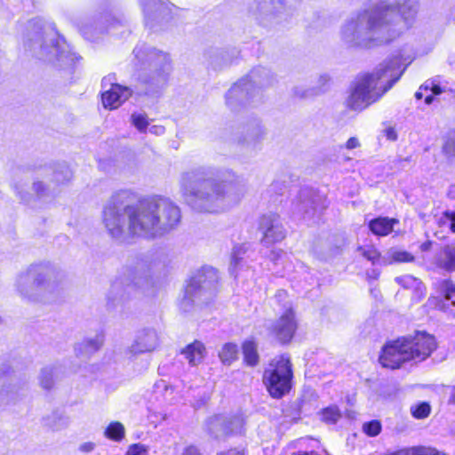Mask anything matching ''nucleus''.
Returning a JSON list of instances; mask_svg holds the SVG:
<instances>
[{
  "instance_id": "obj_1",
  "label": "nucleus",
  "mask_w": 455,
  "mask_h": 455,
  "mask_svg": "<svg viewBox=\"0 0 455 455\" xmlns=\"http://www.w3.org/2000/svg\"><path fill=\"white\" fill-rule=\"evenodd\" d=\"M131 190L116 192L102 212V223L115 239L130 236L155 238L175 228L181 220L180 208L170 199L151 196L139 200Z\"/></svg>"
},
{
  "instance_id": "obj_2",
  "label": "nucleus",
  "mask_w": 455,
  "mask_h": 455,
  "mask_svg": "<svg viewBox=\"0 0 455 455\" xmlns=\"http://www.w3.org/2000/svg\"><path fill=\"white\" fill-rule=\"evenodd\" d=\"M419 9V0H381L347 19L340 28V38L351 48L387 44L413 25Z\"/></svg>"
},
{
  "instance_id": "obj_3",
  "label": "nucleus",
  "mask_w": 455,
  "mask_h": 455,
  "mask_svg": "<svg viewBox=\"0 0 455 455\" xmlns=\"http://www.w3.org/2000/svg\"><path fill=\"white\" fill-rule=\"evenodd\" d=\"M180 183L183 195L201 212H223L237 204L245 194L243 185L224 180L212 166H197L184 172Z\"/></svg>"
},
{
  "instance_id": "obj_4",
  "label": "nucleus",
  "mask_w": 455,
  "mask_h": 455,
  "mask_svg": "<svg viewBox=\"0 0 455 455\" xmlns=\"http://www.w3.org/2000/svg\"><path fill=\"white\" fill-rule=\"evenodd\" d=\"M399 68V60L393 58L381 63L373 73L357 76L351 94L347 100V107L361 111L377 101L399 80L403 73Z\"/></svg>"
},
{
  "instance_id": "obj_5",
  "label": "nucleus",
  "mask_w": 455,
  "mask_h": 455,
  "mask_svg": "<svg viewBox=\"0 0 455 455\" xmlns=\"http://www.w3.org/2000/svg\"><path fill=\"white\" fill-rule=\"evenodd\" d=\"M17 286L20 292L30 299L54 302L63 296L65 275L56 267H38L20 275Z\"/></svg>"
},
{
  "instance_id": "obj_6",
  "label": "nucleus",
  "mask_w": 455,
  "mask_h": 455,
  "mask_svg": "<svg viewBox=\"0 0 455 455\" xmlns=\"http://www.w3.org/2000/svg\"><path fill=\"white\" fill-rule=\"evenodd\" d=\"M263 379L271 396L280 398L288 393L292 379L290 358L284 355L275 358L266 369Z\"/></svg>"
},
{
  "instance_id": "obj_7",
  "label": "nucleus",
  "mask_w": 455,
  "mask_h": 455,
  "mask_svg": "<svg viewBox=\"0 0 455 455\" xmlns=\"http://www.w3.org/2000/svg\"><path fill=\"white\" fill-rule=\"evenodd\" d=\"M219 275L213 267H204L193 276L187 285L183 303L189 301L198 304L206 303L215 294Z\"/></svg>"
},
{
  "instance_id": "obj_8",
  "label": "nucleus",
  "mask_w": 455,
  "mask_h": 455,
  "mask_svg": "<svg viewBox=\"0 0 455 455\" xmlns=\"http://www.w3.org/2000/svg\"><path fill=\"white\" fill-rule=\"evenodd\" d=\"M273 76L266 68L251 71L246 79L234 84L226 95L227 103L234 106L236 101L244 102L251 98L256 87L267 86L272 84Z\"/></svg>"
},
{
  "instance_id": "obj_9",
  "label": "nucleus",
  "mask_w": 455,
  "mask_h": 455,
  "mask_svg": "<svg viewBox=\"0 0 455 455\" xmlns=\"http://www.w3.org/2000/svg\"><path fill=\"white\" fill-rule=\"evenodd\" d=\"M145 63L147 65L141 80L152 87H160L167 80L170 72V60L166 53L151 50L147 53Z\"/></svg>"
},
{
  "instance_id": "obj_10",
  "label": "nucleus",
  "mask_w": 455,
  "mask_h": 455,
  "mask_svg": "<svg viewBox=\"0 0 455 455\" xmlns=\"http://www.w3.org/2000/svg\"><path fill=\"white\" fill-rule=\"evenodd\" d=\"M402 339L411 360L424 361L436 348L435 337L425 331H418L414 336Z\"/></svg>"
},
{
  "instance_id": "obj_11",
  "label": "nucleus",
  "mask_w": 455,
  "mask_h": 455,
  "mask_svg": "<svg viewBox=\"0 0 455 455\" xmlns=\"http://www.w3.org/2000/svg\"><path fill=\"white\" fill-rule=\"evenodd\" d=\"M287 0H272L270 4L256 3L251 8V13L261 22H281L286 20L287 13Z\"/></svg>"
},
{
  "instance_id": "obj_12",
  "label": "nucleus",
  "mask_w": 455,
  "mask_h": 455,
  "mask_svg": "<svg viewBox=\"0 0 455 455\" xmlns=\"http://www.w3.org/2000/svg\"><path fill=\"white\" fill-rule=\"evenodd\" d=\"M379 360L383 367L390 369H397L404 362L410 361L409 353L403 339H398L386 345Z\"/></svg>"
},
{
  "instance_id": "obj_13",
  "label": "nucleus",
  "mask_w": 455,
  "mask_h": 455,
  "mask_svg": "<svg viewBox=\"0 0 455 455\" xmlns=\"http://www.w3.org/2000/svg\"><path fill=\"white\" fill-rule=\"evenodd\" d=\"M259 229L263 234V241L266 243L280 242L285 237V230L278 215L275 213L262 216L259 222Z\"/></svg>"
},
{
  "instance_id": "obj_14",
  "label": "nucleus",
  "mask_w": 455,
  "mask_h": 455,
  "mask_svg": "<svg viewBox=\"0 0 455 455\" xmlns=\"http://www.w3.org/2000/svg\"><path fill=\"white\" fill-rule=\"evenodd\" d=\"M158 346V335L155 330L143 329L138 331L134 341L129 347V353L136 355L152 352Z\"/></svg>"
},
{
  "instance_id": "obj_15",
  "label": "nucleus",
  "mask_w": 455,
  "mask_h": 455,
  "mask_svg": "<svg viewBox=\"0 0 455 455\" xmlns=\"http://www.w3.org/2000/svg\"><path fill=\"white\" fill-rule=\"evenodd\" d=\"M295 329L294 313L291 307L288 306L284 313L274 323L272 331L280 341L287 342L292 338Z\"/></svg>"
},
{
  "instance_id": "obj_16",
  "label": "nucleus",
  "mask_w": 455,
  "mask_h": 455,
  "mask_svg": "<svg viewBox=\"0 0 455 455\" xmlns=\"http://www.w3.org/2000/svg\"><path fill=\"white\" fill-rule=\"evenodd\" d=\"M32 37H28L25 42V46L35 52L39 58H45L52 60V56H56L58 60L62 58V54H59V47L54 44H46L42 42L43 34L39 31H34Z\"/></svg>"
},
{
  "instance_id": "obj_17",
  "label": "nucleus",
  "mask_w": 455,
  "mask_h": 455,
  "mask_svg": "<svg viewBox=\"0 0 455 455\" xmlns=\"http://www.w3.org/2000/svg\"><path fill=\"white\" fill-rule=\"evenodd\" d=\"M132 95V91L125 86L115 84L110 89L102 93V104L105 108L116 109L119 108Z\"/></svg>"
},
{
  "instance_id": "obj_18",
  "label": "nucleus",
  "mask_w": 455,
  "mask_h": 455,
  "mask_svg": "<svg viewBox=\"0 0 455 455\" xmlns=\"http://www.w3.org/2000/svg\"><path fill=\"white\" fill-rule=\"evenodd\" d=\"M181 354L185 355L190 365H197L204 360L206 350L204 345L196 340L193 343L188 345L182 351Z\"/></svg>"
},
{
  "instance_id": "obj_19",
  "label": "nucleus",
  "mask_w": 455,
  "mask_h": 455,
  "mask_svg": "<svg viewBox=\"0 0 455 455\" xmlns=\"http://www.w3.org/2000/svg\"><path fill=\"white\" fill-rule=\"evenodd\" d=\"M206 426L209 433L215 438H222L229 435L226 416H213L207 420Z\"/></svg>"
},
{
  "instance_id": "obj_20",
  "label": "nucleus",
  "mask_w": 455,
  "mask_h": 455,
  "mask_svg": "<svg viewBox=\"0 0 455 455\" xmlns=\"http://www.w3.org/2000/svg\"><path fill=\"white\" fill-rule=\"evenodd\" d=\"M435 264L447 272L455 271V247L451 245L443 246L440 254L436 257Z\"/></svg>"
},
{
  "instance_id": "obj_21",
  "label": "nucleus",
  "mask_w": 455,
  "mask_h": 455,
  "mask_svg": "<svg viewBox=\"0 0 455 455\" xmlns=\"http://www.w3.org/2000/svg\"><path fill=\"white\" fill-rule=\"evenodd\" d=\"M144 6V11L150 14L153 13L156 18L164 19L171 12V4L162 0H140Z\"/></svg>"
},
{
  "instance_id": "obj_22",
  "label": "nucleus",
  "mask_w": 455,
  "mask_h": 455,
  "mask_svg": "<svg viewBox=\"0 0 455 455\" xmlns=\"http://www.w3.org/2000/svg\"><path fill=\"white\" fill-rule=\"evenodd\" d=\"M395 281L399 284H401L403 287H404L405 289L413 290V291H414L413 296L417 299H420L425 294L426 288H425L423 283L419 279H418L412 275H403V276L396 277Z\"/></svg>"
},
{
  "instance_id": "obj_23",
  "label": "nucleus",
  "mask_w": 455,
  "mask_h": 455,
  "mask_svg": "<svg viewBox=\"0 0 455 455\" xmlns=\"http://www.w3.org/2000/svg\"><path fill=\"white\" fill-rule=\"evenodd\" d=\"M395 219L377 218L370 222V229L377 235H387L393 230V226L396 223Z\"/></svg>"
},
{
  "instance_id": "obj_24",
  "label": "nucleus",
  "mask_w": 455,
  "mask_h": 455,
  "mask_svg": "<svg viewBox=\"0 0 455 455\" xmlns=\"http://www.w3.org/2000/svg\"><path fill=\"white\" fill-rule=\"evenodd\" d=\"M414 260V256L410 252L399 250L395 248H391L387 251V255L382 259V264L387 265L393 262H412Z\"/></svg>"
},
{
  "instance_id": "obj_25",
  "label": "nucleus",
  "mask_w": 455,
  "mask_h": 455,
  "mask_svg": "<svg viewBox=\"0 0 455 455\" xmlns=\"http://www.w3.org/2000/svg\"><path fill=\"white\" fill-rule=\"evenodd\" d=\"M313 193L311 190L303 189L299 196V204L297 205V211L306 215H312L315 211V201L312 198Z\"/></svg>"
},
{
  "instance_id": "obj_26",
  "label": "nucleus",
  "mask_w": 455,
  "mask_h": 455,
  "mask_svg": "<svg viewBox=\"0 0 455 455\" xmlns=\"http://www.w3.org/2000/svg\"><path fill=\"white\" fill-rule=\"evenodd\" d=\"M103 342L104 336L102 334H96L94 337L86 339L82 343L78 344L76 350L92 354L99 350L103 345Z\"/></svg>"
},
{
  "instance_id": "obj_27",
  "label": "nucleus",
  "mask_w": 455,
  "mask_h": 455,
  "mask_svg": "<svg viewBox=\"0 0 455 455\" xmlns=\"http://www.w3.org/2000/svg\"><path fill=\"white\" fill-rule=\"evenodd\" d=\"M243 355L245 363L250 366H254L259 362L257 346L252 340H247L243 344Z\"/></svg>"
},
{
  "instance_id": "obj_28",
  "label": "nucleus",
  "mask_w": 455,
  "mask_h": 455,
  "mask_svg": "<svg viewBox=\"0 0 455 455\" xmlns=\"http://www.w3.org/2000/svg\"><path fill=\"white\" fill-rule=\"evenodd\" d=\"M237 346L234 343H226L219 352V357L225 364H230L237 357Z\"/></svg>"
},
{
  "instance_id": "obj_29",
  "label": "nucleus",
  "mask_w": 455,
  "mask_h": 455,
  "mask_svg": "<svg viewBox=\"0 0 455 455\" xmlns=\"http://www.w3.org/2000/svg\"><path fill=\"white\" fill-rule=\"evenodd\" d=\"M125 429L118 421L111 422L105 430V435L114 441H120L124 437Z\"/></svg>"
},
{
  "instance_id": "obj_30",
  "label": "nucleus",
  "mask_w": 455,
  "mask_h": 455,
  "mask_svg": "<svg viewBox=\"0 0 455 455\" xmlns=\"http://www.w3.org/2000/svg\"><path fill=\"white\" fill-rule=\"evenodd\" d=\"M357 251L372 264H382L383 257H381L380 252L373 246H359Z\"/></svg>"
},
{
  "instance_id": "obj_31",
  "label": "nucleus",
  "mask_w": 455,
  "mask_h": 455,
  "mask_svg": "<svg viewBox=\"0 0 455 455\" xmlns=\"http://www.w3.org/2000/svg\"><path fill=\"white\" fill-rule=\"evenodd\" d=\"M340 417V411L335 405L327 407L321 411V419L325 423H336Z\"/></svg>"
},
{
  "instance_id": "obj_32",
  "label": "nucleus",
  "mask_w": 455,
  "mask_h": 455,
  "mask_svg": "<svg viewBox=\"0 0 455 455\" xmlns=\"http://www.w3.org/2000/svg\"><path fill=\"white\" fill-rule=\"evenodd\" d=\"M443 152L450 158L455 157V130L450 131L447 133L443 146Z\"/></svg>"
},
{
  "instance_id": "obj_33",
  "label": "nucleus",
  "mask_w": 455,
  "mask_h": 455,
  "mask_svg": "<svg viewBox=\"0 0 455 455\" xmlns=\"http://www.w3.org/2000/svg\"><path fill=\"white\" fill-rule=\"evenodd\" d=\"M40 385L44 389H51L53 387L54 379H53V371L52 368H44L41 371L40 376Z\"/></svg>"
},
{
  "instance_id": "obj_34",
  "label": "nucleus",
  "mask_w": 455,
  "mask_h": 455,
  "mask_svg": "<svg viewBox=\"0 0 455 455\" xmlns=\"http://www.w3.org/2000/svg\"><path fill=\"white\" fill-rule=\"evenodd\" d=\"M228 427L230 434L241 433L243 427V419L240 415L228 418Z\"/></svg>"
},
{
  "instance_id": "obj_35",
  "label": "nucleus",
  "mask_w": 455,
  "mask_h": 455,
  "mask_svg": "<svg viewBox=\"0 0 455 455\" xmlns=\"http://www.w3.org/2000/svg\"><path fill=\"white\" fill-rule=\"evenodd\" d=\"M363 430L370 436H376L381 431V424L378 420H371L363 424Z\"/></svg>"
},
{
  "instance_id": "obj_36",
  "label": "nucleus",
  "mask_w": 455,
  "mask_h": 455,
  "mask_svg": "<svg viewBox=\"0 0 455 455\" xmlns=\"http://www.w3.org/2000/svg\"><path fill=\"white\" fill-rule=\"evenodd\" d=\"M132 123L140 132H145L148 125L147 116L143 114H132Z\"/></svg>"
},
{
  "instance_id": "obj_37",
  "label": "nucleus",
  "mask_w": 455,
  "mask_h": 455,
  "mask_svg": "<svg viewBox=\"0 0 455 455\" xmlns=\"http://www.w3.org/2000/svg\"><path fill=\"white\" fill-rule=\"evenodd\" d=\"M429 412L430 406L426 403H422L419 405L411 408V413L417 419H424L428 416Z\"/></svg>"
},
{
  "instance_id": "obj_38",
  "label": "nucleus",
  "mask_w": 455,
  "mask_h": 455,
  "mask_svg": "<svg viewBox=\"0 0 455 455\" xmlns=\"http://www.w3.org/2000/svg\"><path fill=\"white\" fill-rule=\"evenodd\" d=\"M124 455H149L148 447L142 443H134L128 447Z\"/></svg>"
},
{
  "instance_id": "obj_39",
  "label": "nucleus",
  "mask_w": 455,
  "mask_h": 455,
  "mask_svg": "<svg viewBox=\"0 0 455 455\" xmlns=\"http://www.w3.org/2000/svg\"><path fill=\"white\" fill-rule=\"evenodd\" d=\"M32 189L39 197L48 196L50 191L49 187L43 181H35L33 183Z\"/></svg>"
},
{
  "instance_id": "obj_40",
  "label": "nucleus",
  "mask_w": 455,
  "mask_h": 455,
  "mask_svg": "<svg viewBox=\"0 0 455 455\" xmlns=\"http://www.w3.org/2000/svg\"><path fill=\"white\" fill-rule=\"evenodd\" d=\"M71 178V172L68 167L62 170L55 171L53 173V179L57 183H63Z\"/></svg>"
},
{
  "instance_id": "obj_41",
  "label": "nucleus",
  "mask_w": 455,
  "mask_h": 455,
  "mask_svg": "<svg viewBox=\"0 0 455 455\" xmlns=\"http://www.w3.org/2000/svg\"><path fill=\"white\" fill-rule=\"evenodd\" d=\"M415 455H445V453L430 447H415Z\"/></svg>"
},
{
  "instance_id": "obj_42",
  "label": "nucleus",
  "mask_w": 455,
  "mask_h": 455,
  "mask_svg": "<svg viewBox=\"0 0 455 455\" xmlns=\"http://www.w3.org/2000/svg\"><path fill=\"white\" fill-rule=\"evenodd\" d=\"M294 93L299 98H308L316 95L318 93V91H315V89L302 90L299 87H296L294 89Z\"/></svg>"
},
{
  "instance_id": "obj_43",
  "label": "nucleus",
  "mask_w": 455,
  "mask_h": 455,
  "mask_svg": "<svg viewBox=\"0 0 455 455\" xmlns=\"http://www.w3.org/2000/svg\"><path fill=\"white\" fill-rule=\"evenodd\" d=\"M443 289L445 293V299H451V294L455 292V285L451 281H444L443 283Z\"/></svg>"
},
{
  "instance_id": "obj_44",
  "label": "nucleus",
  "mask_w": 455,
  "mask_h": 455,
  "mask_svg": "<svg viewBox=\"0 0 455 455\" xmlns=\"http://www.w3.org/2000/svg\"><path fill=\"white\" fill-rule=\"evenodd\" d=\"M275 299L279 302H283L284 311L286 310L288 306L291 307L290 302L287 300L288 295L284 290L277 291V292L275 293Z\"/></svg>"
},
{
  "instance_id": "obj_45",
  "label": "nucleus",
  "mask_w": 455,
  "mask_h": 455,
  "mask_svg": "<svg viewBox=\"0 0 455 455\" xmlns=\"http://www.w3.org/2000/svg\"><path fill=\"white\" fill-rule=\"evenodd\" d=\"M445 220L449 221V227L452 233H455V212L446 211Z\"/></svg>"
},
{
  "instance_id": "obj_46",
  "label": "nucleus",
  "mask_w": 455,
  "mask_h": 455,
  "mask_svg": "<svg viewBox=\"0 0 455 455\" xmlns=\"http://www.w3.org/2000/svg\"><path fill=\"white\" fill-rule=\"evenodd\" d=\"M358 147H360V142H359L358 139L355 138V137H351L346 142V148L347 149H354V148H356Z\"/></svg>"
},
{
  "instance_id": "obj_47",
  "label": "nucleus",
  "mask_w": 455,
  "mask_h": 455,
  "mask_svg": "<svg viewBox=\"0 0 455 455\" xmlns=\"http://www.w3.org/2000/svg\"><path fill=\"white\" fill-rule=\"evenodd\" d=\"M387 455H415V447L402 449Z\"/></svg>"
},
{
  "instance_id": "obj_48",
  "label": "nucleus",
  "mask_w": 455,
  "mask_h": 455,
  "mask_svg": "<svg viewBox=\"0 0 455 455\" xmlns=\"http://www.w3.org/2000/svg\"><path fill=\"white\" fill-rule=\"evenodd\" d=\"M182 455H202L196 446L190 445L187 447Z\"/></svg>"
},
{
  "instance_id": "obj_49",
  "label": "nucleus",
  "mask_w": 455,
  "mask_h": 455,
  "mask_svg": "<svg viewBox=\"0 0 455 455\" xmlns=\"http://www.w3.org/2000/svg\"><path fill=\"white\" fill-rule=\"evenodd\" d=\"M217 455H244L243 450L231 449L227 451L219 452Z\"/></svg>"
},
{
  "instance_id": "obj_50",
  "label": "nucleus",
  "mask_w": 455,
  "mask_h": 455,
  "mask_svg": "<svg viewBox=\"0 0 455 455\" xmlns=\"http://www.w3.org/2000/svg\"><path fill=\"white\" fill-rule=\"evenodd\" d=\"M386 136L390 140H395L397 138L396 132L394 128L389 127L385 130Z\"/></svg>"
},
{
  "instance_id": "obj_51",
  "label": "nucleus",
  "mask_w": 455,
  "mask_h": 455,
  "mask_svg": "<svg viewBox=\"0 0 455 455\" xmlns=\"http://www.w3.org/2000/svg\"><path fill=\"white\" fill-rule=\"evenodd\" d=\"M94 449V443H84L80 446V451L84 452H90Z\"/></svg>"
},
{
  "instance_id": "obj_52",
  "label": "nucleus",
  "mask_w": 455,
  "mask_h": 455,
  "mask_svg": "<svg viewBox=\"0 0 455 455\" xmlns=\"http://www.w3.org/2000/svg\"><path fill=\"white\" fill-rule=\"evenodd\" d=\"M133 284L138 287H143L145 284L148 283V280L147 278H136L133 281Z\"/></svg>"
},
{
  "instance_id": "obj_53",
  "label": "nucleus",
  "mask_w": 455,
  "mask_h": 455,
  "mask_svg": "<svg viewBox=\"0 0 455 455\" xmlns=\"http://www.w3.org/2000/svg\"><path fill=\"white\" fill-rule=\"evenodd\" d=\"M431 92H433V94L435 95H439L441 94L443 91V89L438 85V84H435L433 82H431Z\"/></svg>"
},
{
  "instance_id": "obj_54",
  "label": "nucleus",
  "mask_w": 455,
  "mask_h": 455,
  "mask_svg": "<svg viewBox=\"0 0 455 455\" xmlns=\"http://www.w3.org/2000/svg\"><path fill=\"white\" fill-rule=\"evenodd\" d=\"M431 246H432V242L427 241L420 245V249L423 251H427L431 249Z\"/></svg>"
},
{
  "instance_id": "obj_55",
  "label": "nucleus",
  "mask_w": 455,
  "mask_h": 455,
  "mask_svg": "<svg viewBox=\"0 0 455 455\" xmlns=\"http://www.w3.org/2000/svg\"><path fill=\"white\" fill-rule=\"evenodd\" d=\"M150 132L154 133H164V128L163 126H153L150 128Z\"/></svg>"
},
{
  "instance_id": "obj_56",
  "label": "nucleus",
  "mask_w": 455,
  "mask_h": 455,
  "mask_svg": "<svg viewBox=\"0 0 455 455\" xmlns=\"http://www.w3.org/2000/svg\"><path fill=\"white\" fill-rule=\"evenodd\" d=\"M261 138V134L257 132L255 136H250V139L248 140V143H252L258 141Z\"/></svg>"
},
{
  "instance_id": "obj_57",
  "label": "nucleus",
  "mask_w": 455,
  "mask_h": 455,
  "mask_svg": "<svg viewBox=\"0 0 455 455\" xmlns=\"http://www.w3.org/2000/svg\"><path fill=\"white\" fill-rule=\"evenodd\" d=\"M438 223L440 226L449 225V221L445 220V212H443V216L439 218Z\"/></svg>"
},
{
  "instance_id": "obj_58",
  "label": "nucleus",
  "mask_w": 455,
  "mask_h": 455,
  "mask_svg": "<svg viewBox=\"0 0 455 455\" xmlns=\"http://www.w3.org/2000/svg\"><path fill=\"white\" fill-rule=\"evenodd\" d=\"M425 89V90H431V82L427 81L423 85L419 87V90Z\"/></svg>"
},
{
  "instance_id": "obj_59",
  "label": "nucleus",
  "mask_w": 455,
  "mask_h": 455,
  "mask_svg": "<svg viewBox=\"0 0 455 455\" xmlns=\"http://www.w3.org/2000/svg\"><path fill=\"white\" fill-rule=\"evenodd\" d=\"M433 100H434V97L432 95L427 96L425 98V102L427 105H430L433 102Z\"/></svg>"
},
{
  "instance_id": "obj_60",
  "label": "nucleus",
  "mask_w": 455,
  "mask_h": 455,
  "mask_svg": "<svg viewBox=\"0 0 455 455\" xmlns=\"http://www.w3.org/2000/svg\"><path fill=\"white\" fill-rule=\"evenodd\" d=\"M415 97L416 99L420 100L423 97V94L420 91H419L415 93Z\"/></svg>"
},
{
  "instance_id": "obj_61",
  "label": "nucleus",
  "mask_w": 455,
  "mask_h": 455,
  "mask_svg": "<svg viewBox=\"0 0 455 455\" xmlns=\"http://www.w3.org/2000/svg\"><path fill=\"white\" fill-rule=\"evenodd\" d=\"M378 275H379V273H377L375 270H373V271H372V274H371V276H372L373 278H377V277H378Z\"/></svg>"
},
{
  "instance_id": "obj_62",
  "label": "nucleus",
  "mask_w": 455,
  "mask_h": 455,
  "mask_svg": "<svg viewBox=\"0 0 455 455\" xmlns=\"http://www.w3.org/2000/svg\"><path fill=\"white\" fill-rule=\"evenodd\" d=\"M140 52V49H139V48L134 49V53L136 54L137 57H139Z\"/></svg>"
},
{
  "instance_id": "obj_63",
  "label": "nucleus",
  "mask_w": 455,
  "mask_h": 455,
  "mask_svg": "<svg viewBox=\"0 0 455 455\" xmlns=\"http://www.w3.org/2000/svg\"><path fill=\"white\" fill-rule=\"evenodd\" d=\"M322 80H323L324 83H326L328 81V77L327 76H323L321 77Z\"/></svg>"
},
{
  "instance_id": "obj_64",
  "label": "nucleus",
  "mask_w": 455,
  "mask_h": 455,
  "mask_svg": "<svg viewBox=\"0 0 455 455\" xmlns=\"http://www.w3.org/2000/svg\"><path fill=\"white\" fill-rule=\"evenodd\" d=\"M452 399H453V401L455 402V387H454V392H453V394H452Z\"/></svg>"
}]
</instances>
